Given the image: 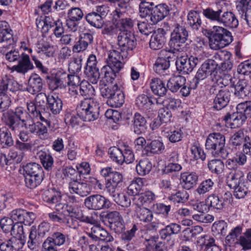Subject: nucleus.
I'll use <instances>...</instances> for the list:
<instances>
[{
	"label": "nucleus",
	"instance_id": "obj_1",
	"mask_svg": "<svg viewBox=\"0 0 251 251\" xmlns=\"http://www.w3.org/2000/svg\"><path fill=\"white\" fill-rule=\"evenodd\" d=\"M1 52L5 54V58L7 61L14 64L12 67L8 66L11 72L16 71L25 75L34 68L29 56L24 52H20L15 50H11L7 52H5V51L2 50Z\"/></svg>",
	"mask_w": 251,
	"mask_h": 251
},
{
	"label": "nucleus",
	"instance_id": "obj_2",
	"mask_svg": "<svg viewBox=\"0 0 251 251\" xmlns=\"http://www.w3.org/2000/svg\"><path fill=\"white\" fill-rule=\"evenodd\" d=\"M117 42L118 47L116 50L109 51L108 54H112L113 53H115L116 58L124 60L128 57L129 52L135 48L136 40L131 31L125 30L122 31L119 33Z\"/></svg>",
	"mask_w": 251,
	"mask_h": 251
},
{
	"label": "nucleus",
	"instance_id": "obj_3",
	"mask_svg": "<svg viewBox=\"0 0 251 251\" xmlns=\"http://www.w3.org/2000/svg\"><path fill=\"white\" fill-rule=\"evenodd\" d=\"M208 34L209 35V46L214 50L224 48L233 40L231 32L222 26H214Z\"/></svg>",
	"mask_w": 251,
	"mask_h": 251
},
{
	"label": "nucleus",
	"instance_id": "obj_4",
	"mask_svg": "<svg viewBox=\"0 0 251 251\" xmlns=\"http://www.w3.org/2000/svg\"><path fill=\"white\" fill-rule=\"evenodd\" d=\"M115 56V53L108 54L106 59L107 65L101 69V74L104 75L103 77L107 82L112 83L124 67V62L116 58Z\"/></svg>",
	"mask_w": 251,
	"mask_h": 251
},
{
	"label": "nucleus",
	"instance_id": "obj_5",
	"mask_svg": "<svg viewBox=\"0 0 251 251\" xmlns=\"http://www.w3.org/2000/svg\"><path fill=\"white\" fill-rule=\"evenodd\" d=\"M226 139L220 133H212L209 134L206 142L205 148L215 157H223L225 154V146Z\"/></svg>",
	"mask_w": 251,
	"mask_h": 251
},
{
	"label": "nucleus",
	"instance_id": "obj_6",
	"mask_svg": "<svg viewBox=\"0 0 251 251\" xmlns=\"http://www.w3.org/2000/svg\"><path fill=\"white\" fill-rule=\"evenodd\" d=\"M188 36L189 33L186 28L176 24L171 35L169 42L171 48L177 51L182 50L183 46L188 40Z\"/></svg>",
	"mask_w": 251,
	"mask_h": 251
},
{
	"label": "nucleus",
	"instance_id": "obj_7",
	"mask_svg": "<svg viewBox=\"0 0 251 251\" xmlns=\"http://www.w3.org/2000/svg\"><path fill=\"white\" fill-rule=\"evenodd\" d=\"M84 204L88 209L93 210L108 209L111 205L109 200L100 194L87 197L84 200Z\"/></svg>",
	"mask_w": 251,
	"mask_h": 251
},
{
	"label": "nucleus",
	"instance_id": "obj_8",
	"mask_svg": "<svg viewBox=\"0 0 251 251\" xmlns=\"http://www.w3.org/2000/svg\"><path fill=\"white\" fill-rule=\"evenodd\" d=\"M232 201V196L230 192H226L223 195L216 196L211 195L207 197L206 202L208 204V209L212 207L218 210H221L226 206L230 204Z\"/></svg>",
	"mask_w": 251,
	"mask_h": 251
},
{
	"label": "nucleus",
	"instance_id": "obj_9",
	"mask_svg": "<svg viewBox=\"0 0 251 251\" xmlns=\"http://www.w3.org/2000/svg\"><path fill=\"white\" fill-rule=\"evenodd\" d=\"M199 59L193 56H182L177 58L176 65L177 71L182 75L192 72L199 62Z\"/></svg>",
	"mask_w": 251,
	"mask_h": 251
},
{
	"label": "nucleus",
	"instance_id": "obj_10",
	"mask_svg": "<svg viewBox=\"0 0 251 251\" xmlns=\"http://www.w3.org/2000/svg\"><path fill=\"white\" fill-rule=\"evenodd\" d=\"M106 7L104 6H98L95 11L88 13L85 16L87 22L92 26L98 28H101L104 24V18L106 15L105 9Z\"/></svg>",
	"mask_w": 251,
	"mask_h": 251
},
{
	"label": "nucleus",
	"instance_id": "obj_11",
	"mask_svg": "<svg viewBox=\"0 0 251 251\" xmlns=\"http://www.w3.org/2000/svg\"><path fill=\"white\" fill-rule=\"evenodd\" d=\"M68 237V235L64 234L60 232L53 233L51 237H48L44 242L42 251H57V250L54 248V245H63Z\"/></svg>",
	"mask_w": 251,
	"mask_h": 251
},
{
	"label": "nucleus",
	"instance_id": "obj_12",
	"mask_svg": "<svg viewBox=\"0 0 251 251\" xmlns=\"http://www.w3.org/2000/svg\"><path fill=\"white\" fill-rule=\"evenodd\" d=\"M126 9L121 10L116 8L113 12V18L117 22V25L123 29V31L130 29L136 24L137 21L126 17Z\"/></svg>",
	"mask_w": 251,
	"mask_h": 251
},
{
	"label": "nucleus",
	"instance_id": "obj_13",
	"mask_svg": "<svg viewBox=\"0 0 251 251\" xmlns=\"http://www.w3.org/2000/svg\"><path fill=\"white\" fill-rule=\"evenodd\" d=\"M165 52V56L158 57L154 65L153 69L154 71L159 75H164L165 71L167 70L170 66V62L175 60V55L167 50H162Z\"/></svg>",
	"mask_w": 251,
	"mask_h": 251
},
{
	"label": "nucleus",
	"instance_id": "obj_14",
	"mask_svg": "<svg viewBox=\"0 0 251 251\" xmlns=\"http://www.w3.org/2000/svg\"><path fill=\"white\" fill-rule=\"evenodd\" d=\"M11 217L18 222L30 226L34 222L36 216L34 213L27 212L23 209H17L13 210L10 214Z\"/></svg>",
	"mask_w": 251,
	"mask_h": 251
},
{
	"label": "nucleus",
	"instance_id": "obj_15",
	"mask_svg": "<svg viewBox=\"0 0 251 251\" xmlns=\"http://www.w3.org/2000/svg\"><path fill=\"white\" fill-rule=\"evenodd\" d=\"M234 91V98L239 100H242L247 98L250 93L251 86L248 81L245 79H239L233 84Z\"/></svg>",
	"mask_w": 251,
	"mask_h": 251
},
{
	"label": "nucleus",
	"instance_id": "obj_16",
	"mask_svg": "<svg viewBox=\"0 0 251 251\" xmlns=\"http://www.w3.org/2000/svg\"><path fill=\"white\" fill-rule=\"evenodd\" d=\"M69 189L71 193H75L82 197L87 196L91 192V188L89 184L79 181L77 178L69 183Z\"/></svg>",
	"mask_w": 251,
	"mask_h": 251
},
{
	"label": "nucleus",
	"instance_id": "obj_17",
	"mask_svg": "<svg viewBox=\"0 0 251 251\" xmlns=\"http://www.w3.org/2000/svg\"><path fill=\"white\" fill-rule=\"evenodd\" d=\"M169 12V6L165 3L156 5L151 9L150 21L152 24H156L166 17Z\"/></svg>",
	"mask_w": 251,
	"mask_h": 251
},
{
	"label": "nucleus",
	"instance_id": "obj_18",
	"mask_svg": "<svg viewBox=\"0 0 251 251\" xmlns=\"http://www.w3.org/2000/svg\"><path fill=\"white\" fill-rule=\"evenodd\" d=\"M166 32L163 28H158L154 31L150 41V47L153 50L162 49L166 42Z\"/></svg>",
	"mask_w": 251,
	"mask_h": 251
},
{
	"label": "nucleus",
	"instance_id": "obj_19",
	"mask_svg": "<svg viewBox=\"0 0 251 251\" xmlns=\"http://www.w3.org/2000/svg\"><path fill=\"white\" fill-rule=\"evenodd\" d=\"M23 246L20 240L14 237L6 240L2 238V234H0V251H19Z\"/></svg>",
	"mask_w": 251,
	"mask_h": 251
},
{
	"label": "nucleus",
	"instance_id": "obj_20",
	"mask_svg": "<svg viewBox=\"0 0 251 251\" xmlns=\"http://www.w3.org/2000/svg\"><path fill=\"white\" fill-rule=\"evenodd\" d=\"M88 235L93 240L95 241L101 240L106 242H110L113 240V238L108 232L100 226H93L91 231Z\"/></svg>",
	"mask_w": 251,
	"mask_h": 251
},
{
	"label": "nucleus",
	"instance_id": "obj_21",
	"mask_svg": "<svg viewBox=\"0 0 251 251\" xmlns=\"http://www.w3.org/2000/svg\"><path fill=\"white\" fill-rule=\"evenodd\" d=\"M123 182V176L122 174L114 172L110 178L107 179L106 183V189L109 194H113L116 191L118 187L122 186Z\"/></svg>",
	"mask_w": 251,
	"mask_h": 251
},
{
	"label": "nucleus",
	"instance_id": "obj_22",
	"mask_svg": "<svg viewBox=\"0 0 251 251\" xmlns=\"http://www.w3.org/2000/svg\"><path fill=\"white\" fill-rule=\"evenodd\" d=\"M43 84L41 77L36 74H32L28 79L27 90L32 95L36 94L42 90Z\"/></svg>",
	"mask_w": 251,
	"mask_h": 251
},
{
	"label": "nucleus",
	"instance_id": "obj_23",
	"mask_svg": "<svg viewBox=\"0 0 251 251\" xmlns=\"http://www.w3.org/2000/svg\"><path fill=\"white\" fill-rule=\"evenodd\" d=\"M231 96L229 90L226 88L223 90L214 99L213 107L217 110H221L226 107L228 103Z\"/></svg>",
	"mask_w": 251,
	"mask_h": 251
},
{
	"label": "nucleus",
	"instance_id": "obj_24",
	"mask_svg": "<svg viewBox=\"0 0 251 251\" xmlns=\"http://www.w3.org/2000/svg\"><path fill=\"white\" fill-rule=\"evenodd\" d=\"M246 116L242 112L237 110L236 112H234L232 114L227 113L224 117V120L230 123L231 128H236L241 126L247 120Z\"/></svg>",
	"mask_w": 251,
	"mask_h": 251
},
{
	"label": "nucleus",
	"instance_id": "obj_25",
	"mask_svg": "<svg viewBox=\"0 0 251 251\" xmlns=\"http://www.w3.org/2000/svg\"><path fill=\"white\" fill-rule=\"evenodd\" d=\"M43 200L47 203L55 204L59 202L62 199L61 193L56 189L50 188L45 190L42 195Z\"/></svg>",
	"mask_w": 251,
	"mask_h": 251
},
{
	"label": "nucleus",
	"instance_id": "obj_26",
	"mask_svg": "<svg viewBox=\"0 0 251 251\" xmlns=\"http://www.w3.org/2000/svg\"><path fill=\"white\" fill-rule=\"evenodd\" d=\"M218 23L230 28H236L238 25V20L235 15L230 11H222Z\"/></svg>",
	"mask_w": 251,
	"mask_h": 251
},
{
	"label": "nucleus",
	"instance_id": "obj_27",
	"mask_svg": "<svg viewBox=\"0 0 251 251\" xmlns=\"http://www.w3.org/2000/svg\"><path fill=\"white\" fill-rule=\"evenodd\" d=\"M77 208L72 205L66 203L58 202L55 205V210L58 214L61 216L64 219H67L68 217H75Z\"/></svg>",
	"mask_w": 251,
	"mask_h": 251
},
{
	"label": "nucleus",
	"instance_id": "obj_28",
	"mask_svg": "<svg viewBox=\"0 0 251 251\" xmlns=\"http://www.w3.org/2000/svg\"><path fill=\"white\" fill-rule=\"evenodd\" d=\"M183 187L189 190L194 187L197 183L198 176L194 172H185L182 173L180 176Z\"/></svg>",
	"mask_w": 251,
	"mask_h": 251
},
{
	"label": "nucleus",
	"instance_id": "obj_29",
	"mask_svg": "<svg viewBox=\"0 0 251 251\" xmlns=\"http://www.w3.org/2000/svg\"><path fill=\"white\" fill-rule=\"evenodd\" d=\"M122 218L120 213L117 211L103 212L100 215V221L108 226H110Z\"/></svg>",
	"mask_w": 251,
	"mask_h": 251
},
{
	"label": "nucleus",
	"instance_id": "obj_30",
	"mask_svg": "<svg viewBox=\"0 0 251 251\" xmlns=\"http://www.w3.org/2000/svg\"><path fill=\"white\" fill-rule=\"evenodd\" d=\"M181 229L180 225L176 223H171L166 226L159 231V235L161 239L169 240L173 234H177Z\"/></svg>",
	"mask_w": 251,
	"mask_h": 251
},
{
	"label": "nucleus",
	"instance_id": "obj_31",
	"mask_svg": "<svg viewBox=\"0 0 251 251\" xmlns=\"http://www.w3.org/2000/svg\"><path fill=\"white\" fill-rule=\"evenodd\" d=\"M18 89V83L12 78L5 75L0 80V92L5 94L7 90L14 92Z\"/></svg>",
	"mask_w": 251,
	"mask_h": 251
},
{
	"label": "nucleus",
	"instance_id": "obj_32",
	"mask_svg": "<svg viewBox=\"0 0 251 251\" xmlns=\"http://www.w3.org/2000/svg\"><path fill=\"white\" fill-rule=\"evenodd\" d=\"M132 122V128L135 134L140 135L145 132L147 129L146 120L143 116L136 113Z\"/></svg>",
	"mask_w": 251,
	"mask_h": 251
},
{
	"label": "nucleus",
	"instance_id": "obj_33",
	"mask_svg": "<svg viewBox=\"0 0 251 251\" xmlns=\"http://www.w3.org/2000/svg\"><path fill=\"white\" fill-rule=\"evenodd\" d=\"M151 88L154 94L162 97L166 94L167 87L165 84L159 78H154L151 79Z\"/></svg>",
	"mask_w": 251,
	"mask_h": 251
},
{
	"label": "nucleus",
	"instance_id": "obj_34",
	"mask_svg": "<svg viewBox=\"0 0 251 251\" xmlns=\"http://www.w3.org/2000/svg\"><path fill=\"white\" fill-rule=\"evenodd\" d=\"M26 106L28 112L32 115L33 116L38 117L39 116L41 121L45 122L47 126H50V121L49 119V117H50V114H41L40 112L37 109L35 103L32 101L27 102Z\"/></svg>",
	"mask_w": 251,
	"mask_h": 251
},
{
	"label": "nucleus",
	"instance_id": "obj_35",
	"mask_svg": "<svg viewBox=\"0 0 251 251\" xmlns=\"http://www.w3.org/2000/svg\"><path fill=\"white\" fill-rule=\"evenodd\" d=\"M46 104L48 109L54 115L59 114L62 110V101L58 96H51Z\"/></svg>",
	"mask_w": 251,
	"mask_h": 251
},
{
	"label": "nucleus",
	"instance_id": "obj_36",
	"mask_svg": "<svg viewBox=\"0 0 251 251\" xmlns=\"http://www.w3.org/2000/svg\"><path fill=\"white\" fill-rule=\"evenodd\" d=\"M185 81L184 77L180 75L175 76L169 79L167 87L172 92L176 93L185 84Z\"/></svg>",
	"mask_w": 251,
	"mask_h": 251
},
{
	"label": "nucleus",
	"instance_id": "obj_37",
	"mask_svg": "<svg viewBox=\"0 0 251 251\" xmlns=\"http://www.w3.org/2000/svg\"><path fill=\"white\" fill-rule=\"evenodd\" d=\"M188 23L194 30H198L201 27L202 22L200 13L197 11L191 10L187 15Z\"/></svg>",
	"mask_w": 251,
	"mask_h": 251
},
{
	"label": "nucleus",
	"instance_id": "obj_38",
	"mask_svg": "<svg viewBox=\"0 0 251 251\" xmlns=\"http://www.w3.org/2000/svg\"><path fill=\"white\" fill-rule=\"evenodd\" d=\"M0 142L3 148H8L13 145L14 141L11 133L6 127L0 129Z\"/></svg>",
	"mask_w": 251,
	"mask_h": 251
},
{
	"label": "nucleus",
	"instance_id": "obj_39",
	"mask_svg": "<svg viewBox=\"0 0 251 251\" xmlns=\"http://www.w3.org/2000/svg\"><path fill=\"white\" fill-rule=\"evenodd\" d=\"M146 151L151 154L162 153L165 150L163 143L159 140H154L145 147Z\"/></svg>",
	"mask_w": 251,
	"mask_h": 251
},
{
	"label": "nucleus",
	"instance_id": "obj_40",
	"mask_svg": "<svg viewBox=\"0 0 251 251\" xmlns=\"http://www.w3.org/2000/svg\"><path fill=\"white\" fill-rule=\"evenodd\" d=\"M243 180L244 174L240 170H235L234 172L230 173L227 177L228 185L231 188L244 182Z\"/></svg>",
	"mask_w": 251,
	"mask_h": 251
},
{
	"label": "nucleus",
	"instance_id": "obj_41",
	"mask_svg": "<svg viewBox=\"0 0 251 251\" xmlns=\"http://www.w3.org/2000/svg\"><path fill=\"white\" fill-rule=\"evenodd\" d=\"M44 174L25 176V186L30 189H34L39 185L43 181Z\"/></svg>",
	"mask_w": 251,
	"mask_h": 251
},
{
	"label": "nucleus",
	"instance_id": "obj_42",
	"mask_svg": "<svg viewBox=\"0 0 251 251\" xmlns=\"http://www.w3.org/2000/svg\"><path fill=\"white\" fill-rule=\"evenodd\" d=\"M42 238L38 234H37L36 228L34 226L31 227L27 242L29 248L31 250L36 249L42 242Z\"/></svg>",
	"mask_w": 251,
	"mask_h": 251
},
{
	"label": "nucleus",
	"instance_id": "obj_43",
	"mask_svg": "<svg viewBox=\"0 0 251 251\" xmlns=\"http://www.w3.org/2000/svg\"><path fill=\"white\" fill-rule=\"evenodd\" d=\"M25 176L44 174L43 169L39 164L32 162L27 163L23 167Z\"/></svg>",
	"mask_w": 251,
	"mask_h": 251
},
{
	"label": "nucleus",
	"instance_id": "obj_44",
	"mask_svg": "<svg viewBox=\"0 0 251 251\" xmlns=\"http://www.w3.org/2000/svg\"><path fill=\"white\" fill-rule=\"evenodd\" d=\"M37 155L43 166L47 170L51 169L53 164V159L50 153L43 151H40Z\"/></svg>",
	"mask_w": 251,
	"mask_h": 251
},
{
	"label": "nucleus",
	"instance_id": "obj_45",
	"mask_svg": "<svg viewBox=\"0 0 251 251\" xmlns=\"http://www.w3.org/2000/svg\"><path fill=\"white\" fill-rule=\"evenodd\" d=\"M114 88L117 89L118 87L116 84L112 85L108 84H104L102 81H100V90L101 96L107 100H108L113 94H115V90Z\"/></svg>",
	"mask_w": 251,
	"mask_h": 251
},
{
	"label": "nucleus",
	"instance_id": "obj_46",
	"mask_svg": "<svg viewBox=\"0 0 251 251\" xmlns=\"http://www.w3.org/2000/svg\"><path fill=\"white\" fill-rule=\"evenodd\" d=\"M65 122L66 124L72 126L73 127H77L82 119L78 115V113L66 111L65 115Z\"/></svg>",
	"mask_w": 251,
	"mask_h": 251
},
{
	"label": "nucleus",
	"instance_id": "obj_47",
	"mask_svg": "<svg viewBox=\"0 0 251 251\" xmlns=\"http://www.w3.org/2000/svg\"><path fill=\"white\" fill-rule=\"evenodd\" d=\"M124 95L121 92H115V94L107 100V103L112 107H120L124 103Z\"/></svg>",
	"mask_w": 251,
	"mask_h": 251
},
{
	"label": "nucleus",
	"instance_id": "obj_48",
	"mask_svg": "<svg viewBox=\"0 0 251 251\" xmlns=\"http://www.w3.org/2000/svg\"><path fill=\"white\" fill-rule=\"evenodd\" d=\"M12 237L20 240L22 243V245L25 243V236L23 225L21 223L17 222L14 224L12 228L10 231Z\"/></svg>",
	"mask_w": 251,
	"mask_h": 251
},
{
	"label": "nucleus",
	"instance_id": "obj_49",
	"mask_svg": "<svg viewBox=\"0 0 251 251\" xmlns=\"http://www.w3.org/2000/svg\"><path fill=\"white\" fill-rule=\"evenodd\" d=\"M157 239V238L153 237L146 240V248L144 251H164V244L161 242H158Z\"/></svg>",
	"mask_w": 251,
	"mask_h": 251
},
{
	"label": "nucleus",
	"instance_id": "obj_50",
	"mask_svg": "<svg viewBox=\"0 0 251 251\" xmlns=\"http://www.w3.org/2000/svg\"><path fill=\"white\" fill-rule=\"evenodd\" d=\"M79 93L81 95L85 96V99H91L95 95V89L87 81H82L79 86Z\"/></svg>",
	"mask_w": 251,
	"mask_h": 251
},
{
	"label": "nucleus",
	"instance_id": "obj_51",
	"mask_svg": "<svg viewBox=\"0 0 251 251\" xmlns=\"http://www.w3.org/2000/svg\"><path fill=\"white\" fill-rule=\"evenodd\" d=\"M152 169V164L147 158L140 161L136 165V169L138 174L140 176H145L149 174Z\"/></svg>",
	"mask_w": 251,
	"mask_h": 251
},
{
	"label": "nucleus",
	"instance_id": "obj_52",
	"mask_svg": "<svg viewBox=\"0 0 251 251\" xmlns=\"http://www.w3.org/2000/svg\"><path fill=\"white\" fill-rule=\"evenodd\" d=\"M248 137L249 136L245 135L243 130L240 129L235 132L230 137L229 142L233 146L240 147Z\"/></svg>",
	"mask_w": 251,
	"mask_h": 251
},
{
	"label": "nucleus",
	"instance_id": "obj_53",
	"mask_svg": "<svg viewBox=\"0 0 251 251\" xmlns=\"http://www.w3.org/2000/svg\"><path fill=\"white\" fill-rule=\"evenodd\" d=\"M108 153L110 158L116 163L122 165L124 163L123 151L116 147H112L109 149Z\"/></svg>",
	"mask_w": 251,
	"mask_h": 251
},
{
	"label": "nucleus",
	"instance_id": "obj_54",
	"mask_svg": "<svg viewBox=\"0 0 251 251\" xmlns=\"http://www.w3.org/2000/svg\"><path fill=\"white\" fill-rule=\"evenodd\" d=\"M203 231V228L200 226H194L185 228L182 232L183 238L189 240L192 238H196Z\"/></svg>",
	"mask_w": 251,
	"mask_h": 251
},
{
	"label": "nucleus",
	"instance_id": "obj_55",
	"mask_svg": "<svg viewBox=\"0 0 251 251\" xmlns=\"http://www.w3.org/2000/svg\"><path fill=\"white\" fill-rule=\"evenodd\" d=\"M113 198V200L119 205L123 207H128L130 205V199L129 196L124 193H118L116 191L113 194H109Z\"/></svg>",
	"mask_w": 251,
	"mask_h": 251
},
{
	"label": "nucleus",
	"instance_id": "obj_56",
	"mask_svg": "<svg viewBox=\"0 0 251 251\" xmlns=\"http://www.w3.org/2000/svg\"><path fill=\"white\" fill-rule=\"evenodd\" d=\"M136 216L140 221L143 222H151L153 218L152 212L145 207H138L136 209Z\"/></svg>",
	"mask_w": 251,
	"mask_h": 251
},
{
	"label": "nucleus",
	"instance_id": "obj_57",
	"mask_svg": "<svg viewBox=\"0 0 251 251\" xmlns=\"http://www.w3.org/2000/svg\"><path fill=\"white\" fill-rule=\"evenodd\" d=\"M189 199V194L185 190L178 191L175 194H172L168 199L174 203H184Z\"/></svg>",
	"mask_w": 251,
	"mask_h": 251
},
{
	"label": "nucleus",
	"instance_id": "obj_58",
	"mask_svg": "<svg viewBox=\"0 0 251 251\" xmlns=\"http://www.w3.org/2000/svg\"><path fill=\"white\" fill-rule=\"evenodd\" d=\"M99 109L96 105L90 107L83 114L80 115V117L84 121L90 122L97 119L99 117Z\"/></svg>",
	"mask_w": 251,
	"mask_h": 251
},
{
	"label": "nucleus",
	"instance_id": "obj_59",
	"mask_svg": "<svg viewBox=\"0 0 251 251\" xmlns=\"http://www.w3.org/2000/svg\"><path fill=\"white\" fill-rule=\"evenodd\" d=\"M8 24L6 22L0 23V43L4 41L13 40L11 29L8 27Z\"/></svg>",
	"mask_w": 251,
	"mask_h": 251
},
{
	"label": "nucleus",
	"instance_id": "obj_60",
	"mask_svg": "<svg viewBox=\"0 0 251 251\" xmlns=\"http://www.w3.org/2000/svg\"><path fill=\"white\" fill-rule=\"evenodd\" d=\"M6 124L10 129L14 131H19L22 127L21 120L12 113L8 115Z\"/></svg>",
	"mask_w": 251,
	"mask_h": 251
},
{
	"label": "nucleus",
	"instance_id": "obj_61",
	"mask_svg": "<svg viewBox=\"0 0 251 251\" xmlns=\"http://www.w3.org/2000/svg\"><path fill=\"white\" fill-rule=\"evenodd\" d=\"M153 100H155L152 98H149L146 95L141 94L136 99V104L140 108L147 109L154 103Z\"/></svg>",
	"mask_w": 251,
	"mask_h": 251
},
{
	"label": "nucleus",
	"instance_id": "obj_62",
	"mask_svg": "<svg viewBox=\"0 0 251 251\" xmlns=\"http://www.w3.org/2000/svg\"><path fill=\"white\" fill-rule=\"evenodd\" d=\"M214 182L210 178L203 180L196 190L199 195H203L211 191L213 187Z\"/></svg>",
	"mask_w": 251,
	"mask_h": 251
},
{
	"label": "nucleus",
	"instance_id": "obj_63",
	"mask_svg": "<svg viewBox=\"0 0 251 251\" xmlns=\"http://www.w3.org/2000/svg\"><path fill=\"white\" fill-rule=\"evenodd\" d=\"M208 167L212 173L218 175L223 172L224 164L220 159H214L208 162Z\"/></svg>",
	"mask_w": 251,
	"mask_h": 251
},
{
	"label": "nucleus",
	"instance_id": "obj_64",
	"mask_svg": "<svg viewBox=\"0 0 251 251\" xmlns=\"http://www.w3.org/2000/svg\"><path fill=\"white\" fill-rule=\"evenodd\" d=\"M208 75H215L217 73L218 64L213 59H207L201 66Z\"/></svg>",
	"mask_w": 251,
	"mask_h": 251
}]
</instances>
